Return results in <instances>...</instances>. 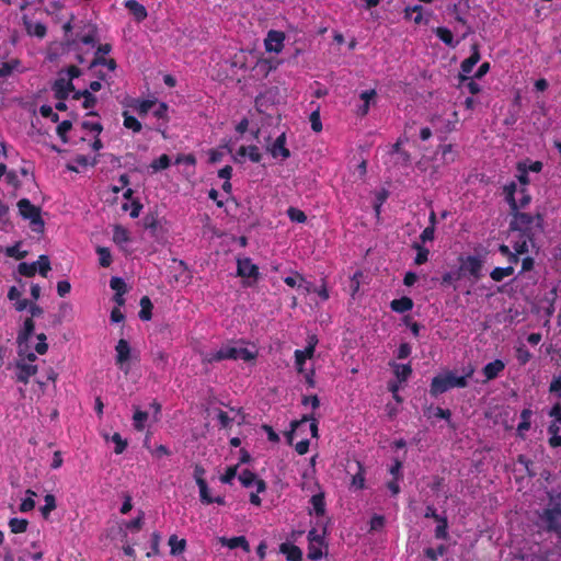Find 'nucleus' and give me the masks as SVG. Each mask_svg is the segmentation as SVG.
Here are the masks:
<instances>
[{"label": "nucleus", "instance_id": "nucleus-1", "mask_svg": "<svg viewBox=\"0 0 561 561\" xmlns=\"http://www.w3.org/2000/svg\"><path fill=\"white\" fill-rule=\"evenodd\" d=\"M512 215L511 229L519 231L522 237H526L528 240H533L543 229V217L539 213L531 215L515 210L512 211Z\"/></svg>", "mask_w": 561, "mask_h": 561}, {"label": "nucleus", "instance_id": "nucleus-2", "mask_svg": "<svg viewBox=\"0 0 561 561\" xmlns=\"http://www.w3.org/2000/svg\"><path fill=\"white\" fill-rule=\"evenodd\" d=\"M473 371L474 369L470 367L463 376H456L451 371L435 376L431 381V396L437 397L451 388H466L468 386V378L473 375Z\"/></svg>", "mask_w": 561, "mask_h": 561}, {"label": "nucleus", "instance_id": "nucleus-3", "mask_svg": "<svg viewBox=\"0 0 561 561\" xmlns=\"http://www.w3.org/2000/svg\"><path fill=\"white\" fill-rule=\"evenodd\" d=\"M20 216L30 221L31 229L34 232H43L45 221L42 218V208L31 203L28 198H21L18 204Z\"/></svg>", "mask_w": 561, "mask_h": 561}, {"label": "nucleus", "instance_id": "nucleus-4", "mask_svg": "<svg viewBox=\"0 0 561 561\" xmlns=\"http://www.w3.org/2000/svg\"><path fill=\"white\" fill-rule=\"evenodd\" d=\"M549 513L542 511L539 514V522L542 529L547 533H552L558 539V545L561 548V515L553 514V518L549 519Z\"/></svg>", "mask_w": 561, "mask_h": 561}, {"label": "nucleus", "instance_id": "nucleus-5", "mask_svg": "<svg viewBox=\"0 0 561 561\" xmlns=\"http://www.w3.org/2000/svg\"><path fill=\"white\" fill-rule=\"evenodd\" d=\"M483 262L474 255H468L460 260V272L469 274L473 279L478 280L482 277Z\"/></svg>", "mask_w": 561, "mask_h": 561}, {"label": "nucleus", "instance_id": "nucleus-6", "mask_svg": "<svg viewBox=\"0 0 561 561\" xmlns=\"http://www.w3.org/2000/svg\"><path fill=\"white\" fill-rule=\"evenodd\" d=\"M308 553L307 557L310 560H319L323 556L322 547L324 546V539L318 534L316 529H311L308 533Z\"/></svg>", "mask_w": 561, "mask_h": 561}, {"label": "nucleus", "instance_id": "nucleus-7", "mask_svg": "<svg viewBox=\"0 0 561 561\" xmlns=\"http://www.w3.org/2000/svg\"><path fill=\"white\" fill-rule=\"evenodd\" d=\"M225 359H237V347L232 345H225L215 352H207L203 354V363H215Z\"/></svg>", "mask_w": 561, "mask_h": 561}, {"label": "nucleus", "instance_id": "nucleus-8", "mask_svg": "<svg viewBox=\"0 0 561 561\" xmlns=\"http://www.w3.org/2000/svg\"><path fill=\"white\" fill-rule=\"evenodd\" d=\"M285 34L280 31L271 30L264 39L266 51L280 53L284 48Z\"/></svg>", "mask_w": 561, "mask_h": 561}, {"label": "nucleus", "instance_id": "nucleus-9", "mask_svg": "<svg viewBox=\"0 0 561 561\" xmlns=\"http://www.w3.org/2000/svg\"><path fill=\"white\" fill-rule=\"evenodd\" d=\"M16 368V381L22 382L24 385H27L30 381V378L37 374V366L27 364L23 360H18L15 364Z\"/></svg>", "mask_w": 561, "mask_h": 561}, {"label": "nucleus", "instance_id": "nucleus-10", "mask_svg": "<svg viewBox=\"0 0 561 561\" xmlns=\"http://www.w3.org/2000/svg\"><path fill=\"white\" fill-rule=\"evenodd\" d=\"M51 90L54 91V96L57 100H67L70 92L75 91V85L70 80L58 78L54 81Z\"/></svg>", "mask_w": 561, "mask_h": 561}, {"label": "nucleus", "instance_id": "nucleus-11", "mask_svg": "<svg viewBox=\"0 0 561 561\" xmlns=\"http://www.w3.org/2000/svg\"><path fill=\"white\" fill-rule=\"evenodd\" d=\"M268 151L273 158L280 157L283 160L288 159L290 157V151L286 147V134L282 133L268 147Z\"/></svg>", "mask_w": 561, "mask_h": 561}, {"label": "nucleus", "instance_id": "nucleus-12", "mask_svg": "<svg viewBox=\"0 0 561 561\" xmlns=\"http://www.w3.org/2000/svg\"><path fill=\"white\" fill-rule=\"evenodd\" d=\"M239 481L244 488H250L255 483L257 493L264 492L266 490V483L262 479H257L256 474L249 469H244L239 474Z\"/></svg>", "mask_w": 561, "mask_h": 561}, {"label": "nucleus", "instance_id": "nucleus-13", "mask_svg": "<svg viewBox=\"0 0 561 561\" xmlns=\"http://www.w3.org/2000/svg\"><path fill=\"white\" fill-rule=\"evenodd\" d=\"M237 273L241 277H252L256 279L259 277V267L253 264L249 257L239 259L237 261Z\"/></svg>", "mask_w": 561, "mask_h": 561}, {"label": "nucleus", "instance_id": "nucleus-14", "mask_svg": "<svg viewBox=\"0 0 561 561\" xmlns=\"http://www.w3.org/2000/svg\"><path fill=\"white\" fill-rule=\"evenodd\" d=\"M549 417H551V422L548 425L547 432L548 434L560 433L561 430V403L557 402L552 405L550 411L548 412Z\"/></svg>", "mask_w": 561, "mask_h": 561}, {"label": "nucleus", "instance_id": "nucleus-15", "mask_svg": "<svg viewBox=\"0 0 561 561\" xmlns=\"http://www.w3.org/2000/svg\"><path fill=\"white\" fill-rule=\"evenodd\" d=\"M505 369V363L502 359H494L493 362L488 363L482 373L485 377V380H493L499 377V375Z\"/></svg>", "mask_w": 561, "mask_h": 561}, {"label": "nucleus", "instance_id": "nucleus-16", "mask_svg": "<svg viewBox=\"0 0 561 561\" xmlns=\"http://www.w3.org/2000/svg\"><path fill=\"white\" fill-rule=\"evenodd\" d=\"M316 342H309V344L304 350L295 351V364L297 366L298 371H302V366L308 358H311L314 354Z\"/></svg>", "mask_w": 561, "mask_h": 561}, {"label": "nucleus", "instance_id": "nucleus-17", "mask_svg": "<svg viewBox=\"0 0 561 561\" xmlns=\"http://www.w3.org/2000/svg\"><path fill=\"white\" fill-rule=\"evenodd\" d=\"M116 365L123 367L125 363H127L130 358V346L127 340L121 339L116 346Z\"/></svg>", "mask_w": 561, "mask_h": 561}, {"label": "nucleus", "instance_id": "nucleus-18", "mask_svg": "<svg viewBox=\"0 0 561 561\" xmlns=\"http://www.w3.org/2000/svg\"><path fill=\"white\" fill-rule=\"evenodd\" d=\"M471 49V55L465 60H462L460 65L461 71L459 75L468 76L481 58L478 45H472Z\"/></svg>", "mask_w": 561, "mask_h": 561}, {"label": "nucleus", "instance_id": "nucleus-19", "mask_svg": "<svg viewBox=\"0 0 561 561\" xmlns=\"http://www.w3.org/2000/svg\"><path fill=\"white\" fill-rule=\"evenodd\" d=\"M125 8L128 9L137 22H142L148 16L145 5L137 0H126Z\"/></svg>", "mask_w": 561, "mask_h": 561}, {"label": "nucleus", "instance_id": "nucleus-20", "mask_svg": "<svg viewBox=\"0 0 561 561\" xmlns=\"http://www.w3.org/2000/svg\"><path fill=\"white\" fill-rule=\"evenodd\" d=\"M279 551L286 556L288 561H302V551L296 545L284 542L279 546Z\"/></svg>", "mask_w": 561, "mask_h": 561}, {"label": "nucleus", "instance_id": "nucleus-21", "mask_svg": "<svg viewBox=\"0 0 561 561\" xmlns=\"http://www.w3.org/2000/svg\"><path fill=\"white\" fill-rule=\"evenodd\" d=\"M413 306V300L408 296H403L399 299H393L390 302L391 310L398 313H404L407 311H410L412 310Z\"/></svg>", "mask_w": 561, "mask_h": 561}, {"label": "nucleus", "instance_id": "nucleus-22", "mask_svg": "<svg viewBox=\"0 0 561 561\" xmlns=\"http://www.w3.org/2000/svg\"><path fill=\"white\" fill-rule=\"evenodd\" d=\"M533 411L530 409H524L520 412V422L517 425V435L522 438L525 437V433L530 430Z\"/></svg>", "mask_w": 561, "mask_h": 561}, {"label": "nucleus", "instance_id": "nucleus-23", "mask_svg": "<svg viewBox=\"0 0 561 561\" xmlns=\"http://www.w3.org/2000/svg\"><path fill=\"white\" fill-rule=\"evenodd\" d=\"M542 511L549 513V519L553 518V514L561 515V492L556 494H549L548 505Z\"/></svg>", "mask_w": 561, "mask_h": 561}, {"label": "nucleus", "instance_id": "nucleus-24", "mask_svg": "<svg viewBox=\"0 0 561 561\" xmlns=\"http://www.w3.org/2000/svg\"><path fill=\"white\" fill-rule=\"evenodd\" d=\"M221 542L229 549L242 548L245 552L250 551L249 542L244 536H237L228 539L221 538Z\"/></svg>", "mask_w": 561, "mask_h": 561}, {"label": "nucleus", "instance_id": "nucleus-25", "mask_svg": "<svg viewBox=\"0 0 561 561\" xmlns=\"http://www.w3.org/2000/svg\"><path fill=\"white\" fill-rule=\"evenodd\" d=\"M310 503L312 505L313 513L318 517H322L325 514V496L323 492H319L311 496Z\"/></svg>", "mask_w": 561, "mask_h": 561}, {"label": "nucleus", "instance_id": "nucleus-26", "mask_svg": "<svg viewBox=\"0 0 561 561\" xmlns=\"http://www.w3.org/2000/svg\"><path fill=\"white\" fill-rule=\"evenodd\" d=\"M237 156H238V157H241V158H243V157H247V156H248V157H249V159H250L252 162H255V163L260 162V161H261V159H262V154H261V152H260L259 148H257L256 146H254V145H252V146H248V147H247V146H241V147L238 149V151H237Z\"/></svg>", "mask_w": 561, "mask_h": 561}, {"label": "nucleus", "instance_id": "nucleus-27", "mask_svg": "<svg viewBox=\"0 0 561 561\" xmlns=\"http://www.w3.org/2000/svg\"><path fill=\"white\" fill-rule=\"evenodd\" d=\"M35 323L32 318H26L24 320L23 329L18 334V343L21 346L23 343H26L32 334L34 333Z\"/></svg>", "mask_w": 561, "mask_h": 561}, {"label": "nucleus", "instance_id": "nucleus-28", "mask_svg": "<svg viewBox=\"0 0 561 561\" xmlns=\"http://www.w3.org/2000/svg\"><path fill=\"white\" fill-rule=\"evenodd\" d=\"M393 368V373L400 382L407 381L412 375V366L411 364H391Z\"/></svg>", "mask_w": 561, "mask_h": 561}, {"label": "nucleus", "instance_id": "nucleus-29", "mask_svg": "<svg viewBox=\"0 0 561 561\" xmlns=\"http://www.w3.org/2000/svg\"><path fill=\"white\" fill-rule=\"evenodd\" d=\"M505 199L510 205L511 211L517 210V199L515 198V193L517 191V185L514 181L507 183L504 188Z\"/></svg>", "mask_w": 561, "mask_h": 561}, {"label": "nucleus", "instance_id": "nucleus-30", "mask_svg": "<svg viewBox=\"0 0 561 561\" xmlns=\"http://www.w3.org/2000/svg\"><path fill=\"white\" fill-rule=\"evenodd\" d=\"M153 305L148 296H144L140 299V311L139 318L142 321H149L152 318Z\"/></svg>", "mask_w": 561, "mask_h": 561}, {"label": "nucleus", "instance_id": "nucleus-31", "mask_svg": "<svg viewBox=\"0 0 561 561\" xmlns=\"http://www.w3.org/2000/svg\"><path fill=\"white\" fill-rule=\"evenodd\" d=\"M435 35L447 46L455 47L457 42L454 41L451 31L447 27L439 26L435 30Z\"/></svg>", "mask_w": 561, "mask_h": 561}, {"label": "nucleus", "instance_id": "nucleus-32", "mask_svg": "<svg viewBox=\"0 0 561 561\" xmlns=\"http://www.w3.org/2000/svg\"><path fill=\"white\" fill-rule=\"evenodd\" d=\"M79 41L84 45L94 46L98 41V26L95 24H89L88 32L79 36Z\"/></svg>", "mask_w": 561, "mask_h": 561}, {"label": "nucleus", "instance_id": "nucleus-33", "mask_svg": "<svg viewBox=\"0 0 561 561\" xmlns=\"http://www.w3.org/2000/svg\"><path fill=\"white\" fill-rule=\"evenodd\" d=\"M196 484L199 488L201 501L204 504H213V496L209 494L207 482L202 477H196Z\"/></svg>", "mask_w": 561, "mask_h": 561}, {"label": "nucleus", "instance_id": "nucleus-34", "mask_svg": "<svg viewBox=\"0 0 561 561\" xmlns=\"http://www.w3.org/2000/svg\"><path fill=\"white\" fill-rule=\"evenodd\" d=\"M460 84L466 88L470 94L474 95L481 91L480 84L473 78L465 75H459Z\"/></svg>", "mask_w": 561, "mask_h": 561}, {"label": "nucleus", "instance_id": "nucleus-35", "mask_svg": "<svg viewBox=\"0 0 561 561\" xmlns=\"http://www.w3.org/2000/svg\"><path fill=\"white\" fill-rule=\"evenodd\" d=\"M124 122L123 125L125 128L133 130L134 133H140L142 129L141 123L133 115H130L127 111L123 112Z\"/></svg>", "mask_w": 561, "mask_h": 561}, {"label": "nucleus", "instance_id": "nucleus-36", "mask_svg": "<svg viewBox=\"0 0 561 561\" xmlns=\"http://www.w3.org/2000/svg\"><path fill=\"white\" fill-rule=\"evenodd\" d=\"M412 248L416 250V255L414 257L415 265H422L428 261L430 250L427 248L417 242L413 243Z\"/></svg>", "mask_w": 561, "mask_h": 561}, {"label": "nucleus", "instance_id": "nucleus-37", "mask_svg": "<svg viewBox=\"0 0 561 561\" xmlns=\"http://www.w3.org/2000/svg\"><path fill=\"white\" fill-rule=\"evenodd\" d=\"M514 274V267L512 265L506 267H495L491 271L490 277L494 282H502L505 277Z\"/></svg>", "mask_w": 561, "mask_h": 561}, {"label": "nucleus", "instance_id": "nucleus-38", "mask_svg": "<svg viewBox=\"0 0 561 561\" xmlns=\"http://www.w3.org/2000/svg\"><path fill=\"white\" fill-rule=\"evenodd\" d=\"M27 526H28V522H27V519H24V518L14 517L9 520V527H10L11 533H13V534L25 533L27 529Z\"/></svg>", "mask_w": 561, "mask_h": 561}, {"label": "nucleus", "instance_id": "nucleus-39", "mask_svg": "<svg viewBox=\"0 0 561 561\" xmlns=\"http://www.w3.org/2000/svg\"><path fill=\"white\" fill-rule=\"evenodd\" d=\"M26 31L30 35L38 38H44L47 34V27L45 24L37 22L35 24L26 23Z\"/></svg>", "mask_w": 561, "mask_h": 561}, {"label": "nucleus", "instance_id": "nucleus-40", "mask_svg": "<svg viewBox=\"0 0 561 561\" xmlns=\"http://www.w3.org/2000/svg\"><path fill=\"white\" fill-rule=\"evenodd\" d=\"M25 493L27 496L22 501L19 507L22 513H27L35 507L34 497L36 496V493L31 489H27Z\"/></svg>", "mask_w": 561, "mask_h": 561}, {"label": "nucleus", "instance_id": "nucleus-41", "mask_svg": "<svg viewBox=\"0 0 561 561\" xmlns=\"http://www.w3.org/2000/svg\"><path fill=\"white\" fill-rule=\"evenodd\" d=\"M129 232L122 226H115L113 231V241L117 244L129 242Z\"/></svg>", "mask_w": 561, "mask_h": 561}, {"label": "nucleus", "instance_id": "nucleus-42", "mask_svg": "<svg viewBox=\"0 0 561 561\" xmlns=\"http://www.w3.org/2000/svg\"><path fill=\"white\" fill-rule=\"evenodd\" d=\"M35 263L39 275L47 277L48 272L51 270L49 257L45 254H42L38 256V260Z\"/></svg>", "mask_w": 561, "mask_h": 561}, {"label": "nucleus", "instance_id": "nucleus-43", "mask_svg": "<svg viewBox=\"0 0 561 561\" xmlns=\"http://www.w3.org/2000/svg\"><path fill=\"white\" fill-rule=\"evenodd\" d=\"M515 357L519 365H526L533 357L531 353L525 345H519L515 348Z\"/></svg>", "mask_w": 561, "mask_h": 561}, {"label": "nucleus", "instance_id": "nucleus-44", "mask_svg": "<svg viewBox=\"0 0 561 561\" xmlns=\"http://www.w3.org/2000/svg\"><path fill=\"white\" fill-rule=\"evenodd\" d=\"M99 263L102 267H108L112 264V254L108 248L98 247Z\"/></svg>", "mask_w": 561, "mask_h": 561}, {"label": "nucleus", "instance_id": "nucleus-45", "mask_svg": "<svg viewBox=\"0 0 561 561\" xmlns=\"http://www.w3.org/2000/svg\"><path fill=\"white\" fill-rule=\"evenodd\" d=\"M148 420V412L141 411L139 409L135 410V413L133 415V424L135 430L142 431L145 428V423Z\"/></svg>", "mask_w": 561, "mask_h": 561}, {"label": "nucleus", "instance_id": "nucleus-46", "mask_svg": "<svg viewBox=\"0 0 561 561\" xmlns=\"http://www.w3.org/2000/svg\"><path fill=\"white\" fill-rule=\"evenodd\" d=\"M171 160L170 157L165 153L161 154L158 159H154L150 167L154 172L165 170L170 167Z\"/></svg>", "mask_w": 561, "mask_h": 561}, {"label": "nucleus", "instance_id": "nucleus-47", "mask_svg": "<svg viewBox=\"0 0 561 561\" xmlns=\"http://www.w3.org/2000/svg\"><path fill=\"white\" fill-rule=\"evenodd\" d=\"M45 505L41 507V513L44 518H47L49 514L56 508V499L53 494H46L45 497Z\"/></svg>", "mask_w": 561, "mask_h": 561}, {"label": "nucleus", "instance_id": "nucleus-48", "mask_svg": "<svg viewBox=\"0 0 561 561\" xmlns=\"http://www.w3.org/2000/svg\"><path fill=\"white\" fill-rule=\"evenodd\" d=\"M169 546L172 554H179L185 550L186 541L184 539L179 540L175 535L169 538Z\"/></svg>", "mask_w": 561, "mask_h": 561}, {"label": "nucleus", "instance_id": "nucleus-49", "mask_svg": "<svg viewBox=\"0 0 561 561\" xmlns=\"http://www.w3.org/2000/svg\"><path fill=\"white\" fill-rule=\"evenodd\" d=\"M19 65L20 61L18 59H12L10 61L2 62L0 65V78H5L12 75V72L16 69Z\"/></svg>", "mask_w": 561, "mask_h": 561}, {"label": "nucleus", "instance_id": "nucleus-50", "mask_svg": "<svg viewBox=\"0 0 561 561\" xmlns=\"http://www.w3.org/2000/svg\"><path fill=\"white\" fill-rule=\"evenodd\" d=\"M446 553V547L444 545H439L436 549L434 548H425L424 556L431 561L438 560L439 557H443Z\"/></svg>", "mask_w": 561, "mask_h": 561}, {"label": "nucleus", "instance_id": "nucleus-51", "mask_svg": "<svg viewBox=\"0 0 561 561\" xmlns=\"http://www.w3.org/2000/svg\"><path fill=\"white\" fill-rule=\"evenodd\" d=\"M438 525L435 529V537L437 539H447L448 538V522L445 516L437 520Z\"/></svg>", "mask_w": 561, "mask_h": 561}, {"label": "nucleus", "instance_id": "nucleus-52", "mask_svg": "<svg viewBox=\"0 0 561 561\" xmlns=\"http://www.w3.org/2000/svg\"><path fill=\"white\" fill-rule=\"evenodd\" d=\"M287 216L293 222L304 224L307 221L306 214L296 207H289L287 209Z\"/></svg>", "mask_w": 561, "mask_h": 561}, {"label": "nucleus", "instance_id": "nucleus-53", "mask_svg": "<svg viewBox=\"0 0 561 561\" xmlns=\"http://www.w3.org/2000/svg\"><path fill=\"white\" fill-rule=\"evenodd\" d=\"M18 272L22 276L33 277L36 274V272H37L36 263H34V262L33 263L22 262L18 266Z\"/></svg>", "mask_w": 561, "mask_h": 561}, {"label": "nucleus", "instance_id": "nucleus-54", "mask_svg": "<svg viewBox=\"0 0 561 561\" xmlns=\"http://www.w3.org/2000/svg\"><path fill=\"white\" fill-rule=\"evenodd\" d=\"M72 128V123L71 121H62L61 123H59V125L57 126V129H56V133L58 135V137L61 139V141L64 144H67L68 142V137H67V133Z\"/></svg>", "mask_w": 561, "mask_h": 561}, {"label": "nucleus", "instance_id": "nucleus-55", "mask_svg": "<svg viewBox=\"0 0 561 561\" xmlns=\"http://www.w3.org/2000/svg\"><path fill=\"white\" fill-rule=\"evenodd\" d=\"M21 242H16L15 244L8 247L5 249V254L9 257H14L15 260H22L27 255V251L20 250Z\"/></svg>", "mask_w": 561, "mask_h": 561}, {"label": "nucleus", "instance_id": "nucleus-56", "mask_svg": "<svg viewBox=\"0 0 561 561\" xmlns=\"http://www.w3.org/2000/svg\"><path fill=\"white\" fill-rule=\"evenodd\" d=\"M111 440L115 444L114 453L121 455L127 447V440L124 439L119 433H114Z\"/></svg>", "mask_w": 561, "mask_h": 561}, {"label": "nucleus", "instance_id": "nucleus-57", "mask_svg": "<svg viewBox=\"0 0 561 561\" xmlns=\"http://www.w3.org/2000/svg\"><path fill=\"white\" fill-rule=\"evenodd\" d=\"M110 287L115 291L119 294H126L127 293V285L125 280L121 277L113 276L110 280Z\"/></svg>", "mask_w": 561, "mask_h": 561}, {"label": "nucleus", "instance_id": "nucleus-58", "mask_svg": "<svg viewBox=\"0 0 561 561\" xmlns=\"http://www.w3.org/2000/svg\"><path fill=\"white\" fill-rule=\"evenodd\" d=\"M309 417L308 416H302L301 420L299 421H293L291 422V430L289 432L286 433V438H287V442L288 444H293V436H294V433L299 430L300 427L302 426H306L307 422H308Z\"/></svg>", "mask_w": 561, "mask_h": 561}, {"label": "nucleus", "instance_id": "nucleus-59", "mask_svg": "<svg viewBox=\"0 0 561 561\" xmlns=\"http://www.w3.org/2000/svg\"><path fill=\"white\" fill-rule=\"evenodd\" d=\"M156 104L154 101L150 100H142L138 101L137 105H135V110L137 111L138 115L140 117H144L148 114V112L151 110V107Z\"/></svg>", "mask_w": 561, "mask_h": 561}, {"label": "nucleus", "instance_id": "nucleus-60", "mask_svg": "<svg viewBox=\"0 0 561 561\" xmlns=\"http://www.w3.org/2000/svg\"><path fill=\"white\" fill-rule=\"evenodd\" d=\"M357 466H358V471L352 478V485L360 490V489H364V486H365V476H364V470L359 462L357 463Z\"/></svg>", "mask_w": 561, "mask_h": 561}, {"label": "nucleus", "instance_id": "nucleus-61", "mask_svg": "<svg viewBox=\"0 0 561 561\" xmlns=\"http://www.w3.org/2000/svg\"><path fill=\"white\" fill-rule=\"evenodd\" d=\"M39 114L45 118H49L53 123L59 122V115L57 113H55L53 111V107L49 105H46V104L42 105L39 107Z\"/></svg>", "mask_w": 561, "mask_h": 561}, {"label": "nucleus", "instance_id": "nucleus-62", "mask_svg": "<svg viewBox=\"0 0 561 561\" xmlns=\"http://www.w3.org/2000/svg\"><path fill=\"white\" fill-rule=\"evenodd\" d=\"M386 519L382 515H374L369 522V530L378 531L381 530L385 526Z\"/></svg>", "mask_w": 561, "mask_h": 561}, {"label": "nucleus", "instance_id": "nucleus-63", "mask_svg": "<svg viewBox=\"0 0 561 561\" xmlns=\"http://www.w3.org/2000/svg\"><path fill=\"white\" fill-rule=\"evenodd\" d=\"M153 364L157 368L164 370L168 364L167 353L159 351L153 354Z\"/></svg>", "mask_w": 561, "mask_h": 561}, {"label": "nucleus", "instance_id": "nucleus-64", "mask_svg": "<svg viewBox=\"0 0 561 561\" xmlns=\"http://www.w3.org/2000/svg\"><path fill=\"white\" fill-rule=\"evenodd\" d=\"M549 392L556 394L558 398L561 397V375L553 377L549 386Z\"/></svg>", "mask_w": 561, "mask_h": 561}]
</instances>
